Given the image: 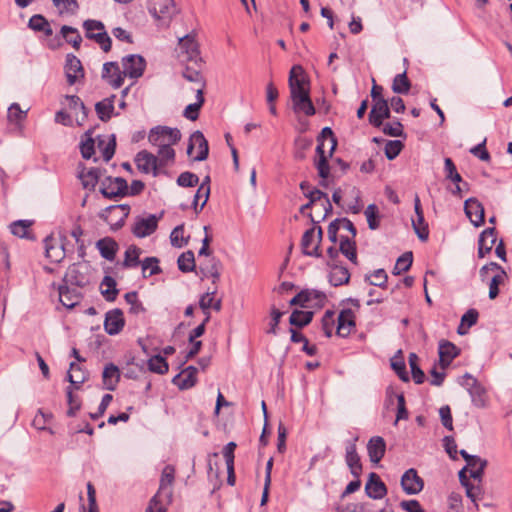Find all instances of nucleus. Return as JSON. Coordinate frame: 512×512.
Wrapping results in <instances>:
<instances>
[{
	"label": "nucleus",
	"instance_id": "e2e57ef3",
	"mask_svg": "<svg viewBox=\"0 0 512 512\" xmlns=\"http://www.w3.org/2000/svg\"><path fill=\"white\" fill-rule=\"evenodd\" d=\"M158 164L160 167L166 166L173 162L175 158V150L172 146L159 147L157 151Z\"/></svg>",
	"mask_w": 512,
	"mask_h": 512
},
{
	"label": "nucleus",
	"instance_id": "58836bf2",
	"mask_svg": "<svg viewBox=\"0 0 512 512\" xmlns=\"http://www.w3.org/2000/svg\"><path fill=\"white\" fill-rule=\"evenodd\" d=\"M479 313L476 309H469L462 317L460 325L457 328L459 335H465L469 329L477 323Z\"/></svg>",
	"mask_w": 512,
	"mask_h": 512
},
{
	"label": "nucleus",
	"instance_id": "a211bd4d",
	"mask_svg": "<svg viewBox=\"0 0 512 512\" xmlns=\"http://www.w3.org/2000/svg\"><path fill=\"white\" fill-rule=\"evenodd\" d=\"M460 349L448 340L439 342L438 354L441 368L446 369L450 363L459 355Z\"/></svg>",
	"mask_w": 512,
	"mask_h": 512
},
{
	"label": "nucleus",
	"instance_id": "bf43d9fd",
	"mask_svg": "<svg viewBox=\"0 0 512 512\" xmlns=\"http://www.w3.org/2000/svg\"><path fill=\"white\" fill-rule=\"evenodd\" d=\"M148 368L152 372L165 374L168 371V363L164 357L155 355L148 360Z\"/></svg>",
	"mask_w": 512,
	"mask_h": 512
},
{
	"label": "nucleus",
	"instance_id": "8fccbe9b",
	"mask_svg": "<svg viewBox=\"0 0 512 512\" xmlns=\"http://www.w3.org/2000/svg\"><path fill=\"white\" fill-rule=\"evenodd\" d=\"M210 195V186L200 185L194 196V209L198 213L206 205Z\"/></svg>",
	"mask_w": 512,
	"mask_h": 512
},
{
	"label": "nucleus",
	"instance_id": "f3484780",
	"mask_svg": "<svg viewBox=\"0 0 512 512\" xmlns=\"http://www.w3.org/2000/svg\"><path fill=\"white\" fill-rule=\"evenodd\" d=\"M179 45L187 61L197 63L200 60L199 44L196 41L195 35L188 34L180 38Z\"/></svg>",
	"mask_w": 512,
	"mask_h": 512
},
{
	"label": "nucleus",
	"instance_id": "39448f33",
	"mask_svg": "<svg viewBox=\"0 0 512 512\" xmlns=\"http://www.w3.org/2000/svg\"><path fill=\"white\" fill-rule=\"evenodd\" d=\"M149 12L157 22L168 26L177 14V8L174 0H153Z\"/></svg>",
	"mask_w": 512,
	"mask_h": 512
},
{
	"label": "nucleus",
	"instance_id": "37998d69",
	"mask_svg": "<svg viewBox=\"0 0 512 512\" xmlns=\"http://www.w3.org/2000/svg\"><path fill=\"white\" fill-rule=\"evenodd\" d=\"M114 98L115 96L106 98L95 105L96 113L102 121H107L111 118L112 112L114 110Z\"/></svg>",
	"mask_w": 512,
	"mask_h": 512
},
{
	"label": "nucleus",
	"instance_id": "c03bdc74",
	"mask_svg": "<svg viewBox=\"0 0 512 512\" xmlns=\"http://www.w3.org/2000/svg\"><path fill=\"white\" fill-rule=\"evenodd\" d=\"M141 249L135 245H131L127 248L124 255V261L122 263L125 268H134L140 265Z\"/></svg>",
	"mask_w": 512,
	"mask_h": 512
},
{
	"label": "nucleus",
	"instance_id": "5fc2aeb1",
	"mask_svg": "<svg viewBox=\"0 0 512 512\" xmlns=\"http://www.w3.org/2000/svg\"><path fill=\"white\" fill-rule=\"evenodd\" d=\"M158 263L159 260L156 257H147L142 262H140L143 276L149 277L159 274L161 272V268L159 267Z\"/></svg>",
	"mask_w": 512,
	"mask_h": 512
},
{
	"label": "nucleus",
	"instance_id": "6ab92c4d",
	"mask_svg": "<svg viewBox=\"0 0 512 512\" xmlns=\"http://www.w3.org/2000/svg\"><path fill=\"white\" fill-rule=\"evenodd\" d=\"M102 78L113 88L122 86L124 77L117 62H106L102 69Z\"/></svg>",
	"mask_w": 512,
	"mask_h": 512
},
{
	"label": "nucleus",
	"instance_id": "5701e85b",
	"mask_svg": "<svg viewBox=\"0 0 512 512\" xmlns=\"http://www.w3.org/2000/svg\"><path fill=\"white\" fill-rule=\"evenodd\" d=\"M197 368L188 366L173 378V383L181 390L192 388L197 382Z\"/></svg>",
	"mask_w": 512,
	"mask_h": 512
},
{
	"label": "nucleus",
	"instance_id": "49530a36",
	"mask_svg": "<svg viewBox=\"0 0 512 512\" xmlns=\"http://www.w3.org/2000/svg\"><path fill=\"white\" fill-rule=\"evenodd\" d=\"M339 251L347 257L353 264H357V252H356V244L354 241L350 240L348 237H342L340 240Z\"/></svg>",
	"mask_w": 512,
	"mask_h": 512
},
{
	"label": "nucleus",
	"instance_id": "69168bd1",
	"mask_svg": "<svg viewBox=\"0 0 512 512\" xmlns=\"http://www.w3.org/2000/svg\"><path fill=\"white\" fill-rule=\"evenodd\" d=\"M413 261L412 252H406L403 255H401L394 266L393 273L398 275L402 272L407 271Z\"/></svg>",
	"mask_w": 512,
	"mask_h": 512
},
{
	"label": "nucleus",
	"instance_id": "0eeeda50",
	"mask_svg": "<svg viewBox=\"0 0 512 512\" xmlns=\"http://www.w3.org/2000/svg\"><path fill=\"white\" fill-rule=\"evenodd\" d=\"M323 237L321 227H312L305 231L301 240L302 251L305 255L320 257V244Z\"/></svg>",
	"mask_w": 512,
	"mask_h": 512
},
{
	"label": "nucleus",
	"instance_id": "680f3d73",
	"mask_svg": "<svg viewBox=\"0 0 512 512\" xmlns=\"http://www.w3.org/2000/svg\"><path fill=\"white\" fill-rule=\"evenodd\" d=\"M364 214H365L366 219H367L368 227L371 230H376L377 228H379V226H380V222H379L380 216H379V212H378V207L375 204L368 205L367 208L365 209Z\"/></svg>",
	"mask_w": 512,
	"mask_h": 512
},
{
	"label": "nucleus",
	"instance_id": "9d476101",
	"mask_svg": "<svg viewBox=\"0 0 512 512\" xmlns=\"http://www.w3.org/2000/svg\"><path fill=\"white\" fill-rule=\"evenodd\" d=\"M160 217L156 215H147L137 217L133 224L132 232L138 238H144L155 232Z\"/></svg>",
	"mask_w": 512,
	"mask_h": 512
},
{
	"label": "nucleus",
	"instance_id": "a19ab883",
	"mask_svg": "<svg viewBox=\"0 0 512 512\" xmlns=\"http://www.w3.org/2000/svg\"><path fill=\"white\" fill-rule=\"evenodd\" d=\"M79 178L85 189H94L99 179V170L96 168L82 169Z\"/></svg>",
	"mask_w": 512,
	"mask_h": 512
},
{
	"label": "nucleus",
	"instance_id": "a878e982",
	"mask_svg": "<svg viewBox=\"0 0 512 512\" xmlns=\"http://www.w3.org/2000/svg\"><path fill=\"white\" fill-rule=\"evenodd\" d=\"M46 257L52 262L59 263L65 257V249L63 244L53 237L45 239Z\"/></svg>",
	"mask_w": 512,
	"mask_h": 512
},
{
	"label": "nucleus",
	"instance_id": "6e6552de",
	"mask_svg": "<svg viewBox=\"0 0 512 512\" xmlns=\"http://www.w3.org/2000/svg\"><path fill=\"white\" fill-rule=\"evenodd\" d=\"M208 142L200 131L192 133L187 147V154L193 161H203L208 157Z\"/></svg>",
	"mask_w": 512,
	"mask_h": 512
},
{
	"label": "nucleus",
	"instance_id": "aec40b11",
	"mask_svg": "<svg viewBox=\"0 0 512 512\" xmlns=\"http://www.w3.org/2000/svg\"><path fill=\"white\" fill-rule=\"evenodd\" d=\"M464 209L474 226L479 227L484 224V207L476 198L467 199Z\"/></svg>",
	"mask_w": 512,
	"mask_h": 512
},
{
	"label": "nucleus",
	"instance_id": "f704fd0d",
	"mask_svg": "<svg viewBox=\"0 0 512 512\" xmlns=\"http://www.w3.org/2000/svg\"><path fill=\"white\" fill-rule=\"evenodd\" d=\"M67 106L74 112L78 125H82L87 117L86 108L78 96H66Z\"/></svg>",
	"mask_w": 512,
	"mask_h": 512
},
{
	"label": "nucleus",
	"instance_id": "f8f14e48",
	"mask_svg": "<svg viewBox=\"0 0 512 512\" xmlns=\"http://www.w3.org/2000/svg\"><path fill=\"white\" fill-rule=\"evenodd\" d=\"M465 382L463 383L466 386L473 404L476 407L483 408L486 405V390L484 387L470 374L464 375Z\"/></svg>",
	"mask_w": 512,
	"mask_h": 512
},
{
	"label": "nucleus",
	"instance_id": "9b49d317",
	"mask_svg": "<svg viewBox=\"0 0 512 512\" xmlns=\"http://www.w3.org/2000/svg\"><path fill=\"white\" fill-rule=\"evenodd\" d=\"M145 60L140 55H129L122 59L123 77L139 78L145 70Z\"/></svg>",
	"mask_w": 512,
	"mask_h": 512
},
{
	"label": "nucleus",
	"instance_id": "338daca9",
	"mask_svg": "<svg viewBox=\"0 0 512 512\" xmlns=\"http://www.w3.org/2000/svg\"><path fill=\"white\" fill-rule=\"evenodd\" d=\"M85 140H82L80 144V151L85 159H90L94 154V140L91 137V132L85 133Z\"/></svg>",
	"mask_w": 512,
	"mask_h": 512
},
{
	"label": "nucleus",
	"instance_id": "4be33fe9",
	"mask_svg": "<svg viewBox=\"0 0 512 512\" xmlns=\"http://www.w3.org/2000/svg\"><path fill=\"white\" fill-rule=\"evenodd\" d=\"M390 116L388 102L384 98H379L373 105L369 113V121L375 127H380L383 120Z\"/></svg>",
	"mask_w": 512,
	"mask_h": 512
},
{
	"label": "nucleus",
	"instance_id": "864d4df0",
	"mask_svg": "<svg viewBox=\"0 0 512 512\" xmlns=\"http://www.w3.org/2000/svg\"><path fill=\"white\" fill-rule=\"evenodd\" d=\"M411 84L407 78L406 72L397 74L393 80L392 90L398 94H407L410 90Z\"/></svg>",
	"mask_w": 512,
	"mask_h": 512
},
{
	"label": "nucleus",
	"instance_id": "de8ad7c7",
	"mask_svg": "<svg viewBox=\"0 0 512 512\" xmlns=\"http://www.w3.org/2000/svg\"><path fill=\"white\" fill-rule=\"evenodd\" d=\"M65 281L78 287H83L87 283L86 278L80 272L79 266L75 264L68 268Z\"/></svg>",
	"mask_w": 512,
	"mask_h": 512
},
{
	"label": "nucleus",
	"instance_id": "f03ea898",
	"mask_svg": "<svg viewBox=\"0 0 512 512\" xmlns=\"http://www.w3.org/2000/svg\"><path fill=\"white\" fill-rule=\"evenodd\" d=\"M336 145L337 141L331 128H323L318 138V145L316 147L318 160L315 162L319 176L323 179H326L329 176L330 168L327 159L332 156Z\"/></svg>",
	"mask_w": 512,
	"mask_h": 512
},
{
	"label": "nucleus",
	"instance_id": "7c9ffc66",
	"mask_svg": "<svg viewBox=\"0 0 512 512\" xmlns=\"http://www.w3.org/2000/svg\"><path fill=\"white\" fill-rule=\"evenodd\" d=\"M175 478V469L171 465H167L164 467L161 479H160V485L157 492L165 494L167 498L173 496L172 492V485Z\"/></svg>",
	"mask_w": 512,
	"mask_h": 512
},
{
	"label": "nucleus",
	"instance_id": "09e8293b",
	"mask_svg": "<svg viewBox=\"0 0 512 512\" xmlns=\"http://www.w3.org/2000/svg\"><path fill=\"white\" fill-rule=\"evenodd\" d=\"M61 35L73 48L76 50L80 48L82 37L76 28L64 25L61 28Z\"/></svg>",
	"mask_w": 512,
	"mask_h": 512
},
{
	"label": "nucleus",
	"instance_id": "13d9d810",
	"mask_svg": "<svg viewBox=\"0 0 512 512\" xmlns=\"http://www.w3.org/2000/svg\"><path fill=\"white\" fill-rule=\"evenodd\" d=\"M28 109L22 110L18 103H13L8 108L7 119L10 123L19 124L27 116Z\"/></svg>",
	"mask_w": 512,
	"mask_h": 512
},
{
	"label": "nucleus",
	"instance_id": "7ed1b4c3",
	"mask_svg": "<svg viewBox=\"0 0 512 512\" xmlns=\"http://www.w3.org/2000/svg\"><path fill=\"white\" fill-rule=\"evenodd\" d=\"M85 36L95 41L104 52L111 50V38L108 35L104 24L98 20L88 19L83 22Z\"/></svg>",
	"mask_w": 512,
	"mask_h": 512
},
{
	"label": "nucleus",
	"instance_id": "603ef678",
	"mask_svg": "<svg viewBox=\"0 0 512 512\" xmlns=\"http://www.w3.org/2000/svg\"><path fill=\"white\" fill-rule=\"evenodd\" d=\"M68 381L74 385L76 388L82 383H84L87 379L86 373L82 370L81 366L72 362L70 364V369L67 375Z\"/></svg>",
	"mask_w": 512,
	"mask_h": 512
},
{
	"label": "nucleus",
	"instance_id": "ea45409f",
	"mask_svg": "<svg viewBox=\"0 0 512 512\" xmlns=\"http://www.w3.org/2000/svg\"><path fill=\"white\" fill-rule=\"evenodd\" d=\"M496 272L497 273L492 277L489 283V298L491 300L495 299L499 295V285L504 284L508 278V275L502 266L501 269H498Z\"/></svg>",
	"mask_w": 512,
	"mask_h": 512
},
{
	"label": "nucleus",
	"instance_id": "bb28decb",
	"mask_svg": "<svg viewBox=\"0 0 512 512\" xmlns=\"http://www.w3.org/2000/svg\"><path fill=\"white\" fill-rule=\"evenodd\" d=\"M496 242V230L495 228L485 229L479 237L478 241V256L484 258L486 254L490 253Z\"/></svg>",
	"mask_w": 512,
	"mask_h": 512
},
{
	"label": "nucleus",
	"instance_id": "72a5a7b5",
	"mask_svg": "<svg viewBox=\"0 0 512 512\" xmlns=\"http://www.w3.org/2000/svg\"><path fill=\"white\" fill-rule=\"evenodd\" d=\"M96 247L98 248L101 256L106 260L113 261L115 259L118 244L112 238L106 237L98 240Z\"/></svg>",
	"mask_w": 512,
	"mask_h": 512
},
{
	"label": "nucleus",
	"instance_id": "473e14b6",
	"mask_svg": "<svg viewBox=\"0 0 512 512\" xmlns=\"http://www.w3.org/2000/svg\"><path fill=\"white\" fill-rule=\"evenodd\" d=\"M102 378L105 389L110 391L115 390L117 383L120 380L119 368L112 363L106 365L102 373Z\"/></svg>",
	"mask_w": 512,
	"mask_h": 512
},
{
	"label": "nucleus",
	"instance_id": "393cba45",
	"mask_svg": "<svg viewBox=\"0 0 512 512\" xmlns=\"http://www.w3.org/2000/svg\"><path fill=\"white\" fill-rule=\"evenodd\" d=\"M365 491L367 495L373 499H382L387 493L385 484L381 481L379 476L373 472L369 475Z\"/></svg>",
	"mask_w": 512,
	"mask_h": 512
},
{
	"label": "nucleus",
	"instance_id": "1a4fd4ad",
	"mask_svg": "<svg viewBox=\"0 0 512 512\" xmlns=\"http://www.w3.org/2000/svg\"><path fill=\"white\" fill-rule=\"evenodd\" d=\"M100 192L109 199L123 197L128 194V185L124 178L107 177L101 183Z\"/></svg>",
	"mask_w": 512,
	"mask_h": 512
},
{
	"label": "nucleus",
	"instance_id": "a18cd8bd",
	"mask_svg": "<svg viewBox=\"0 0 512 512\" xmlns=\"http://www.w3.org/2000/svg\"><path fill=\"white\" fill-rule=\"evenodd\" d=\"M129 211L130 208L128 205H112L103 210L100 214V217L109 222V216L111 214H115L117 217H119V221L123 222L124 219L128 216Z\"/></svg>",
	"mask_w": 512,
	"mask_h": 512
},
{
	"label": "nucleus",
	"instance_id": "c85d7f7f",
	"mask_svg": "<svg viewBox=\"0 0 512 512\" xmlns=\"http://www.w3.org/2000/svg\"><path fill=\"white\" fill-rule=\"evenodd\" d=\"M385 449L386 444L382 437H372L367 444V450L370 461L373 463H378L383 458L385 454Z\"/></svg>",
	"mask_w": 512,
	"mask_h": 512
},
{
	"label": "nucleus",
	"instance_id": "412c9836",
	"mask_svg": "<svg viewBox=\"0 0 512 512\" xmlns=\"http://www.w3.org/2000/svg\"><path fill=\"white\" fill-rule=\"evenodd\" d=\"M125 321L120 309H114L106 313L104 329L109 335L118 334L124 327Z\"/></svg>",
	"mask_w": 512,
	"mask_h": 512
},
{
	"label": "nucleus",
	"instance_id": "ddd939ff",
	"mask_svg": "<svg viewBox=\"0 0 512 512\" xmlns=\"http://www.w3.org/2000/svg\"><path fill=\"white\" fill-rule=\"evenodd\" d=\"M401 486L406 494L415 495L422 491L424 481L415 469L410 468L402 475Z\"/></svg>",
	"mask_w": 512,
	"mask_h": 512
},
{
	"label": "nucleus",
	"instance_id": "3c124183",
	"mask_svg": "<svg viewBox=\"0 0 512 512\" xmlns=\"http://www.w3.org/2000/svg\"><path fill=\"white\" fill-rule=\"evenodd\" d=\"M59 14L74 15L79 9L77 0H52Z\"/></svg>",
	"mask_w": 512,
	"mask_h": 512
},
{
	"label": "nucleus",
	"instance_id": "b1692460",
	"mask_svg": "<svg viewBox=\"0 0 512 512\" xmlns=\"http://www.w3.org/2000/svg\"><path fill=\"white\" fill-rule=\"evenodd\" d=\"M329 271V282L332 286L338 287L347 284L350 279V273L348 269L337 263L327 262Z\"/></svg>",
	"mask_w": 512,
	"mask_h": 512
},
{
	"label": "nucleus",
	"instance_id": "cd10ccee",
	"mask_svg": "<svg viewBox=\"0 0 512 512\" xmlns=\"http://www.w3.org/2000/svg\"><path fill=\"white\" fill-rule=\"evenodd\" d=\"M355 316L351 309H344L338 315L337 334L346 337L350 334L351 329L355 326Z\"/></svg>",
	"mask_w": 512,
	"mask_h": 512
},
{
	"label": "nucleus",
	"instance_id": "2eb2a0df",
	"mask_svg": "<svg viewBox=\"0 0 512 512\" xmlns=\"http://www.w3.org/2000/svg\"><path fill=\"white\" fill-rule=\"evenodd\" d=\"M135 163L137 168L146 174L153 173L154 175H157L158 168H160L156 155L146 150L140 151L136 155Z\"/></svg>",
	"mask_w": 512,
	"mask_h": 512
},
{
	"label": "nucleus",
	"instance_id": "20e7f679",
	"mask_svg": "<svg viewBox=\"0 0 512 512\" xmlns=\"http://www.w3.org/2000/svg\"><path fill=\"white\" fill-rule=\"evenodd\" d=\"M181 139V133L177 128L167 126H157L150 130L148 135L149 142L159 148L173 146Z\"/></svg>",
	"mask_w": 512,
	"mask_h": 512
},
{
	"label": "nucleus",
	"instance_id": "052dcab7",
	"mask_svg": "<svg viewBox=\"0 0 512 512\" xmlns=\"http://www.w3.org/2000/svg\"><path fill=\"white\" fill-rule=\"evenodd\" d=\"M178 268L182 272H190L195 268V259L192 251L182 253L178 258Z\"/></svg>",
	"mask_w": 512,
	"mask_h": 512
},
{
	"label": "nucleus",
	"instance_id": "4468645a",
	"mask_svg": "<svg viewBox=\"0 0 512 512\" xmlns=\"http://www.w3.org/2000/svg\"><path fill=\"white\" fill-rule=\"evenodd\" d=\"M414 210L416 217L412 219V227L418 238L421 241H426L429 236V229L424 219V213L418 195H415L414 198Z\"/></svg>",
	"mask_w": 512,
	"mask_h": 512
},
{
	"label": "nucleus",
	"instance_id": "6e6d98bb",
	"mask_svg": "<svg viewBox=\"0 0 512 512\" xmlns=\"http://www.w3.org/2000/svg\"><path fill=\"white\" fill-rule=\"evenodd\" d=\"M313 312L295 310L290 316V324L293 326L303 327L311 322Z\"/></svg>",
	"mask_w": 512,
	"mask_h": 512
},
{
	"label": "nucleus",
	"instance_id": "c756f323",
	"mask_svg": "<svg viewBox=\"0 0 512 512\" xmlns=\"http://www.w3.org/2000/svg\"><path fill=\"white\" fill-rule=\"evenodd\" d=\"M346 463L350 469L351 474L358 478L362 472V464L356 451L355 443H350L346 447Z\"/></svg>",
	"mask_w": 512,
	"mask_h": 512
},
{
	"label": "nucleus",
	"instance_id": "2f4dec72",
	"mask_svg": "<svg viewBox=\"0 0 512 512\" xmlns=\"http://www.w3.org/2000/svg\"><path fill=\"white\" fill-rule=\"evenodd\" d=\"M59 300L63 306L67 308L75 307L81 300V294L76 288H69L68 286H60Z\"/></svg>",
	"mask_w": 512,
	"mask_h": 512
},
{
	"label": "nucleus",
	"instance_id": "4d7b16f0",
	"mask_svg": "<svg viewBox=\"0 0 512 512\" xmlns=\"http://www.w3.org/2000/svg\"><path fill=\"white\" fill-rule=\"evenodd\" d=\"M486 465L487 462L479 457V461H469L465 467L469 468L470 477L480 483Z\"/></svg>",
	"mask_w": 512,
	"mask_h": 512
},
{
	"label": "nucleus",
	"instance_id": "4c0bfd02",
	"mask_svg": "<svg viewBox=\"0 0 512 512\" xmlns=\"http://www.w3.org/2000/svg\"><path fill=\"white\" fill-rule=\"evenodd\" d=\"M28 26L36 32H43L46 36H51L53 34L50 23L40 14L33 15L29 19Z\"/></svg>",
	"mask_w": 512,
	"mask_h": 512
},
{
	"label": "nucleus",
	"instance_id": "423d86ee",
	"mask_svg": "<svg viewBox=\"0 0 512 512\" xmlns=\"http://www.w3.org/2000/svg\"><path fill=\"white\" fill-rule=\"evenodd\" d=\"M326 294L315 289H305L290 300V305H300L305 308H322L326 303Z\"/></svg>",
	"mask_w": 512,
	"mask_h": 512
},
{
	"label": "nucleus",
	"instance_id": "79ce46f5",
	"mask_svg": "<svg viewBox=\"0 0 512 512\" xmlns=\"http://www.w3.org/2000/svg\"><path fill=\"white\" fill-rule=\"evenodd\" d=\"M100 289L103 297L107 301H114L116 299L118 290L116 288V281L111 276H105L103 278Z\"/></svg>",
	"mask_w": 512,
	"mask_h": 512
},
{
	"label": "nucleus",
	"instance_id": "774afa93",
	"mask_svg": "<svg viewBox=\"0 0 512 512\" xmlns=\"http://www.w3.org/2000/svg\"><path fill=\"white\" fill-rule=\"evenodd\" d=\"M403 149V143L399 140H390L385 144V155L389 160L396 158Z\"/></svg>",
	"mask_w": 512,
	"mask_h": 512
},
{
	"label": "nucleus",
	"instance_id": "dca6fc26",
	"mask_svg": "<svg viewBox=\"0 0 512 512\" xmlns=\"http://www.w3.org/2000/svg\"><path fill=\"white\" fill-rule=\"evenodd\" d=\"M65 74L69 85H74L77 81L84 78V70L81 61L72 54L67 55Z\"/></svg>",
	"mask_w": 512,
	"mask_h": 512
},
{
	"label": "nucleus",
	"instance_id": "e433bc0d",
	"mask_svg": "<svg viewBox=\"0 0 512 512\" xmlns=\"http://www.w3.org/2000/svg\"><path fill=\"white\" fill-rule=\"evenodd\" d=\"M171 502L172 497L167 498L165 494L157 492L150 500L149 506L145 512H167V508Z\"/></svg>",
	"mask_w": 512,
	"mask_h": 512
},
{
	"label": "nucleus",
	"instance_id": "0e129e2a",
	"mask_svg": "<svg viewBox=\"0 0 512 512\" xmlns=\"http://www.w3.org/2000/svg\"><path fill=\"white\" fill-rule=\"evenodd\" d=\"M409 365L411 368L412 377L417 384H421L424 382L425 374L418 366V356L415 353H410L409 355Z\"/></svg>",
	"mask_w": 512,
	"mask_h": 512
},
{
	"label": "nucleus",
	"instance_id": "c9c22d12",
	"mask_svg": "<svg viewBox=\"0 0 512 512\" xmlns=\"http://www.w3.org/2000/svg\"><path fill=\"white\" fill-rule=\"evenodd\" d=\"M306 197L309 198L310 204L317 205L318 203L321 204L323 207L325 213L323 215V218H325L328 214L332 212V205L328 199V196L326 193L318 190L313 189L306 194Z\"/></svg>",
	"mask_w": 512,
	"mask_h": 512
},
{
	"label": "nucleus",
	"instance_id": "f257e3e1",
	"mask_svg": "<svg viewBox=\"0 0 512 512\" xmlns=\"http://www.w3.org/2000/svg\"><path fill=\"white\" fill-rule=\"evenodd\" d=\"M288 82L293 111L313 116L316 110L310 98V82L301 66L291 68Z\"/></svg>",
	"mask_w": 512,
	"mask_h": 512
}]
</instances>
